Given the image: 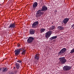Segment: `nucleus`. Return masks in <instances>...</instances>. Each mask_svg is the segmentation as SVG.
<instances>
[{
	"label": "nucleus",
	"mask_w": 74,
	"mask_h": 74,
	"mask_svg": "<svg viewBox=\"0 0 74 74\" xmlns=\"http://www.w3.org/2000/svg\"><path fill=\"white\" fill-rule=\"evenodd\" d=\"M48 10L47 7L45 5L43 6L41 10H39L36 13V17H40L41 15H43L44 14L43 12H42L41 11H46Z\"/></svg>",
	"instance_id": "nucleus-1"
},
{
	"label": "nucleus",
	"mask_w": 74,
	"mask_h": 74,
	"mask_svg": "<svg viewBox=\"0 0 74 74\" xmlns=\"http://www.w3.org/2000/svg\"><path fill=\"white\" fill-rule=\"evenodd\" d=\"M66 51H67V49H66V48L62 49L59 52L58 56H60V55H62L63 53H64L65 52H66Z\"/></svg>",
	"instance_id": "nucleus-2"
},
{
	"label": "nucleus",
	"mask_w": 74,
	"mask_h": 74,
	"mask_svg": "<svg viewBox=\"0 0 74 74\" xmlns=\"http://www.w3.org/2000/svg\"><path fill=\"white\" fill-rule=\"evenodd\" d=\"M59 59L60 60V63L61 64H64L67 61L66 59H65L64 57L60 58H59Z\"/></svg>",
	"instance_id": "nucleus-3"
},
{
	"label": "nucleus",
	"mask_w": 74,
	"mask_h": 74,
	"mask_svg": "<svg viewBox=\"0 0 74 74\" xmlns=\"http://www.w3.org/2000/svg\"><path fill=\"white\" fill-rule=\"evenodd\" d=\"M71 69V66H69L67 65L64 66L63 67V70L66 71L70 70Z\"/></svg>",
	"instance_id": "nucleus-4"
},
{
	"label": "nucleus",
	"mask_w": 74,
	"mask_h": 74,
	"mask_svg": "<svg viewBox=\"0 0 74 74\" xmlns=\"http://www.w3.org/2000/svg\"><path fill=\"white\" fill-rule=\"evenodd\" d=\"M52 34V31H48L45 34V37L46 38L48 39Z\"/></svg>",
	"instance_id": "nucleus-5"
},
{
	"label": "nucleus",
	"mask_w": 74,
	"mask_h": 74,
	"mask_svg": "<svg viewBox=\"0 0 74 74\" xmlns=\"http://www.w3.org/2000/svg\"><path fill=\"white\" fill-rule=\"evenodd\" d=\"M22 50H23L22 49H20L15 50L14 51L15 55H16V56H18V55H19V53H20L21 51H22Z\"/></svg>",
	"instance_id": "nucleus-6"
},
{
	"label": "nucleus",
	"mask_w": 74,
	"mask_h": 74,
	"mask_svg": "<svg viewBox=\"0 0 74 74\" xmlns=\"http://www.w3.org/2000/svg\"><path fill=\"white\" fill-rule=\"evenodd\" d=\"M34 39V38L30 36L29 37L27 40V42H28V43H29V44L32 43V42H33V41Z\"/></svg>",
	"instance_id": "nucleus-7"
},
{
	"label": "nucleus",
	"mask_w": 74,
	"mask_h": 74,
	"mask_svg": "<svg viewBox=\"0 0 74 74\" xmlns=\"http://www.w3.org/2000/svg\"><path fill=\"white\" fill-rule=\"evenodd\" d=\"M38 21H36L33 23L32 25V27H33V28L37 27V26H38Z\"/></svg>",
	"instance_id": "nucleus-8"
},
{
	"label": "nucleus",
	"mask_w": 74,
	"mask_h": 74,
	"mask_svg": "<svg viewBox=\"0 0 74 74\" xmlns=\"http://www.w3.org/2000/svg\"><path fill=\"white\" fill-rule=\"evenodd\" d=\"M69 19H70V18H64L63 21V23L64 24H67V23L69 22Z\"/></svg>",
	"instance_id": "nucleus-9"
},
{
	"label": "nucleus",
	"mask_w": 74,
	"mask_h": 74,
	"mask_svg": "<svg viewBox=\"0 0 74 74\" xmlns=\"http://www.w3.org/2000/svg\"><path fill=\"white\" fill-rule=\"evenodd\" d=\"M40 55L38 54H36L35 56V57H34V59H35V60H38L39 59H40Z\"/></svg>",
	"instance_id": "nucleus-10"
},
{
	"label": "nucleus",
	"mask_w": 74,
	"mask_h": 74,
	"mask_svg": "<svg viewBox=\"0 0 74 74\" xmlns=\"http://www.w3.org/2000/svg\"><path fill=\"white\" fill-rule=\"evenodd\" d=\"M15 23H12L10 24L9 29L10 28H15Z\"/></svg>",
	"instance_id": "nucleus-11"
},
{
	"label": "nucleus",
	"mask_w": 74,
	"mask_h": 74,
	"mask_svg": "<svg viewBox=\"0 0 74 74\" xmlns=\"http://www.w3.org/2000/svg\"><path fill=\"white\" fill-rule=\"evenodd\" d=\"M7 70H8V69L7 68L3 67L2 70V72L5 73V72L7 71Z\"/></svg>",
	"instance_id": "nucleus-12"
},
{
	"label": "nucleus",
	"mask_w": 74,
	"mask_h": 74,
	"mask_svg": "<svg viewBox=\"0 0 74 74\" xmlns=\"http://www.w3.org/2000/svg\"><path fill=\"white\" fill-rule=\"evenodd\" d=\"M37 5H38V3H37V2H35L34 3H33V8H34V9H35V8H36L37 6Z\"/></svg>",
	"instance_id": "nucleus-13"
},
{
	"label": "nucleus",
	"mask_w": 74,
	"mask_h": 74,
	"mask_svg": "<svg viewBox=\"0 0 74 74\" xmlns=\"http://www.w3.org/2000/svg\"><path fill=\"white\" fill-rule=\"evenodd\" d=\"M35 32V30L34 29H30L29 31V33L30 34H34V32Z\"/></svg>",
	"instance_id": "nucleus-14"
},
{
	"label": "nucleus",
	"mask_w": 74,
	"mask_h": 74,
	"mask_svg": "<svg viewBox=\"0 0 74 74\" xmlns=\"http://www.w3.org/2000/svg\"><path fill=\"white\" fill-rule=\"evenodd\" d=\"M58 30H63L64 29V27L62 26H59L58 27Z\"/></svg>",
	"instance_id": "nucleus-15"
},
{
	"label": "nucleus",
	"mask_w": 74,
	"mask_h": 74,
	"mask_svg": "<svg viewBox=\"0 0 74 74\" xmlns=\"http://www.w3.org/2000/svg\"><path fill=\"white\" fill-rule=\"evenodd\" d=\"M16 69H19V67H20V66H19V64L18 63H16Z\"/></svg>",
	"instance_id": "nucleus-16"
},
{
	"label": "nucleus",
	"mask_w": 74,
	"mask_h": 74,
	"mask_svg": "<svg viewBox=\"0 0 74 74\" xmlns=\"http://www.w3.org/2000/svg\"><path fill=\"white\" fill-rule=\"evenodd\" d=\"M57 36H53L51 37V38H50V40H54V39H55L57 38Z\"/></svg>",
	"instance_id": "nucleus-17"
},
{
	"label": "nucleus",
	"mask_w": 74,
	"mask_h": 74,
	"mask_svg": "<svg viewBox=\"0 0 74 74\" xmlns=\"http://www.w3.org/2000/svg\"><path fill=\"white\" fill-rule=\"evenodd\" d=\"M40 31L41 33H42L44 32L45 31V29L43 28V29H40Z\"/></svg>",
	"instance_id": "nucleus-18"
},
{
	"label": "nucleus",
	"mask_w": 74,
	"mask_h": 74,
	"mask_svg": "<svg viewBox=\"0 0 74 74\" xmlns=\"http://www.w3.org/2000/svg\"><path fill=\"white\" fill-rule=\"evenodd\" d=\"M55 26L53 25V26H52L50 28V29L49 30H53L54 29H55Z\"/></svg>",
	"instance_id": "nucleus-19"
},
{
	"label": "nucleus",
	"mask_w": 74,
	"mask_h": 74,
	"mask_svg": "<svg viewBox=\"0 0 74 74\" xmlns=\"http://www.w3.org/2000/svg\"><path fill=\"white\" fill-rule=\"evenodd\" d=\"M25 53H26V50H24L23 51V52L21 54H22V55H25Z\"/></svg>",
	"instance_id": "nucleus-20"
},
{
	"label": "nucleus",
	"mask_w": 74,
	"mask_h": 74,
	"mask_svg": "<svg viewBox=\"0 0 74 74\" xmlns=\"http://www.w3.org/2000/svg\"><path fill=\"white\" fill-rule=\"evenodd\" d=\"M74 48L71 51L70 53H74Z\"/></svg>",
	"instance_id": "nucleus-21"
},
{
	"label": "nucleus",
	"mask_w": 74,
	"mask_h": 74,
	"mask_svg": "<svg viewBox=\"0 0 74 74\" xmlns=\"http://www.w3.org/2000/svg\"><path fill=\"white\" fill-rule=\"evenodd\" d=\"M71 27L73 29H74V24L71 25Z\"/></svg>",
	"instance_id": "nucleus-22"
},
{
	"label": "nucleus",
	"mask_w": 74,
	"mask_h": 74,
	"mask_svg": "<svg viewBox=\"0 0 74 74\" xmlns=\"http://www.w3.org/2000/svg\"><path fill=\"white\" fill-rule=\"evenodd\" d=\"M17 62H18V63H21L22 61H21V60H18L17 61Z\"/></svg>",
	"instance_id": "nucleus-23"
},
{
	"label": "nucleus",
	"mask_w": 74,
	"mask_h": 74,
	"mask_svg": "<svg viewBox=\"0 0 74 74\" xmlns=\"http://www.w3.org/2000/svg\"><path fill=\"white\" fill-rule=\"evenodd\" d=\"M17 46H18V47H20V46H21V45H20V44H18Z\"/></svg>",
	"instance_id": "nucleus-24"
},
{
	"label": "nucleus",
	"mask_w": 74,
	"mask_h": 74,
	"mask_svg": "<svg viewBox=\"0 0 74 74\" xmlns=\"http://www.w3.org/2000/svg\"><path fill=\"white\" fill-rule=\"evenodd\" d=\"M10 74H14V72H11L10 73Z\"/></svg>",
	"instance_id": "nucleus-25"
},
{
	"label": "nucleus",
	"mask_w": 74,
	"mask_h": 74,
	"mask_svg": "<svg viewBox=\"0 0 74 74\" xmlns=\"http://www.w3.org/2000/svg\"><path fill=\"white\" fill-rule=\"evenodd\" d=\"M1 69H2V68L0 69V71H1Z\"/></svg>",
	"instance_id": "nucleus-26"
},
{
	"label": "nucleus",
	"mask_w": 74,
	"mask_h": 74,
	"mask_svg": "<svg viewBox=\"0 0 74 74\" xmlns=\"http://www.w3.org/2000/svg\"><path fill=\"white\" fill-rule=\"evenodd\" d=\"M15 69V67H14V69Z\"/></svg>",
	"instance_id": "nucleus-27"
},
{
	"label": "nucleus",
	"mask_w": 74,
	"mask_h": 74,
	"mask_svg": "<svg viewBox=\"0 0 74 74\" xmlns=\"http://www.w3.org/2000/svg\"><path fill=\"white\" fill-rule=\"evenodd\" d=\"M52 24H53V22H52Z\"/></svg>",
	"instance_id": "nucleus-28"
}]
</instances>
